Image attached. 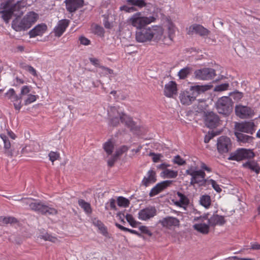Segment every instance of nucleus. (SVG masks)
<instances>
[{"mask_svg": "<svg viewBox=\"0 0 260 260\" xmlns=\"http://www.w3.org/2000/svg\"><path fill=\"white\" fill-rule=\"evenodd\" d=\"M155 18L153 16L144 17L141 12L134 14L129 18L127 22L137 28L136 33V39L138 42H145L153 40L158 42L163 34L162 28L157 26L152 27H145L150 23L154 21Z\"/></svg>", "mask_w": 260, "mask_h": 260, "instance_id": "f257e3e1", "label": "nucleus"}, {"mask_svg": "<svg viewBox=\"0 0 260 260\" xmlns=\"http://www.w3.org/2000/svg\"><path fill=\"white\" fill-rule=\"evenodd\" d=\"M212 87L210 85H194L190 88L191 93L188 91H182L179 94L180 102L184 105H189L196 100L200 94L210 89Z\"/></svg>", "mask_w": 260, "mask_h": 260, "instance_id": "f03ea898", "label": "nucleus"}, {"mask_svg": "<svg viewBox=\"0 0 260 260\" xmlns=\"http://www.w3.org/2000/svg\"><path fill=\"white\" fill-rule=\"evenodd\" d=\"M38 15L34 12H29L22 19L17 17L12 22V27L16 31H25L29 29L37 20Z\"/></svg>", "mask_w": 260, "mask_h": 260, "instance_id": "7ed1b4c3", "label": "nucleus"}, {"mask_svg": "<svg viewBox=\"0 0 260 260\" xmlns=\"http://www.w3.org/2000/svg\"><path fill=\"white\" fill-rule=\"evenodd\" d=\"M234 103L229 96H222L219 98L215 103L217 112L224 116H228L233 110Z\"/></svg>", "mask_w": 260, "mask_h": 260, "instance_id": "20e7f679", "label": "nucleus"}, {"mask_svg": "<svg viewBox=\"0 0 260 260\" xmlns=\"http://www.w3.org/2000/svg\"><path fill=\"white\" fill-rule=\"evenodd\" d=\"M13 0H4L0 5V15L6 23H8L13 16Z\"/></svg>", "mask_w": 260, "mask_h": 260, "instance_id": "39448f33", "label": "nucleus"}, {"mask_svg": "<svg viewBox=\"0 0 260 260\" xmlns=\"http://www.w3.org/2000/svg\"><path fill=\"white\" fill-rule=\"evenodd\" d=\"M32 210L41 213L45 215H54L57 214V210L52 207L45 204L42 202H34V205H31Z\"/></svg>", "mask_w": 260, "mask_h": 260, "instance_id": "423d86ee", "label": "nucleus"}, {"mask_svg": "<svg viewBox=\"0 0 260 260\" xmlns=\"http://www.w3.org/2000/svg\"><path fill=\"white\" fill-rule=\"evenodd\" d=\"M255 126L254 122L251 121L236 122L235 124V132L252 135L255 131Z\"/></svg>", "mask_w": 260, "mask_h": 260, "instance_id": "0eeeda50", "label": "nucleus"}, {"mask_svg": "<svg viewBox=\"0 0 260 260\" xmlns=\"http://www.w3.org/2000/svg\"><path fill=\"white\" fill-rule=\"evenodd\" d=\"M204 119L205 125L210 128H215L219 125V117L213 112H205Z\"/></svg>", "mask_w": 260, "mask_h": 260, "instance_id": "6e6552de", "label": "nucleus"}, {"mask_svg": "<svg viewBox=\"0 0 260 260\" xmlns=\"http://www.w3.org/2000/svg\"><path fill=\"white\" fill-rule=\"evenodd\" d=\"M194 75L196 79L203 80L212 79L216 75L215 70L206 68L196 70Z\"/></svg>", "mask_w": 260, "mask_h": 260, "instance_id": "1a4fd4ad", "label": "nucleus"}, {"mask_svg": "<svg viewBox=\"0 0 260 260\" xmlns=\"http://www.w3.org/2000/svg\"><path fill=\"white\" fill-rule=\"evenodd\" d=\"M231 139L226 136H221L217 139V148L220 153L229 152L231 148Z\"/></svg>", "mask_w": 260, "mask_h": 260, "instance_id": "9d476101", "label": "nucleus"}, {"mask_svg": "<svg viewBox=\"0 0 260 260\" xmlns=\"http://www.w3.org/2000/svg\"><path fill=\"white\" fill-rule=\"evenodd\" d=\"M205 176V173L201 170L194 171V175L191 178L190 184L193 185L194 184H199L200 186H205L207 182Z\"/></svg>", "mask_w": 260, "mask_h": 260, "instance_id": "9b49d317", "label": "nucleus"}, {"mask_svg": "<svg viewBox=\"0 0 260 260\" xmlns=\"http://www.w3.org/2000/svg\"><path fill=\"white\" fill-rule=\"evenodd\" d=\"M156 214L155 207L149 206L141 210L138 213V217L142 220H147L153 217Z\"/></svg>", "mask_w": 260, "mask_h": 260, "instance_id": "f8f14e48", "label": "nucleus"}, {"mask_svg": "<svg viewBox=\"0 0 260 260\" xmlns=\"http://www.w3.org/2000/svg\"><path fill=\"white\" fill-rule=\"evenodd\" d=\"M210 31L204 27L202 25L197 24H193L188 28L187 34L189 35H192L194 34L199 35L202 37L207 36Z\"/></svg>", "mask_w": 260, "mask_h": 260, "instance_id": "ddd939ff", "label": "nucleus"}, {"mask_svg": "<svg viewBox=\"0 0 260 260\" xmlns=\"http://www.w3.org/2000/svg\"><path fill=\"white\" fill-rule=\"evenodd\" d=\"M235 113L238 117L241 118L251 117L253 115V112L250 107L241 105L236 106Z\"/></svg>", "mask_w": 260, "mask_h": 260, "instance_id": "4468645a", "label": "nucleus"}, {"mask_svg": "<svg viewBox=\"0 0 260 260\" xmlns=\"http://www.w3.org/2000/svg\"><path fill=\"white\" fill-rule=\"evenodd\" d=\"M120 121L125 124L133 133H136L139 130V127L136 125L132 118L124 113L120 115Z\"/></svg>", "mask_w": 260, "mask_h": 260, "instance_id": "2eb2a0df", "label": "nucleus"}, {"mask_svg": "<svg viewBox=\"0 0 260 260\" xmlns=\"http://www.w3.org/2000/svg\"><path fill=\"white\" fill-rule=\"evenodd\" d=\"M84 0H65L67 10L70 13L75 12L84 5Z\"/></svg>", "mask_w": 260, "mask_h": 260, "instance_id": "dca6fc26", "label": "nucleus"}, {"mask_svg": "<svg viewBox=\"0 0 260 260\" xmlns=\"http://www.w3.org/2000/svg\"><path fill=\"white\" fill-rule=\"evenodd\" d=\"M172 180H166L163 181L160 183H157L150 190L149 194V196L150 197H153L157 195L167 187L169 186L172 183Z\"/></svg>", "mask_w": 260, "mask_h": 260, "instance_id": "f3484780", "label": "nucleus"}, {"mask_svg": "<svg viewBox=\"0 0 260 260\" xmlns=\"http://www.w3.org/2000/svg\"><path fill=\"white\" fill-rule=\"evenodd\" d=\"M177 92V84L175 81H171L165 86L164 94L168 97L172 98L176 95Z\"/></svg>", "mask_w": 260, "mask_h": 260, "instance_id": "a211bd4d", "label": "nucleus"}, {"mask_svg": "<svg viewBox=\"0 0 260 260\" xmlns=\"http://www.w3.org/2000/svg\"><path fill=\"white\" fill-rule=\"evenodd\" d=\"M69 23L70 20L68 19H65L59 21L57 25L54 29L55 36L57 37H60L66 30Z\"/></svg>", "mask_w": 260, "mask_h": 260, "instance_id": "6ab92c4d", "label": "nucleus"}, {"mask_svg": "<svg viewBox=\"0 0 260 260\" xmlns=\"http://www.w3.org/2000/svg\"><path fill=\"white\" fill-rule=\"evenodd\" d=\"M47 28V25L44 23L38 24L29 31V37L35 38L38 36H41L46 31Z\"/></svg>", "mask_w": 260, "mask_h": 260, "instance_id": "aec40b11", "label": "nucleus"}, {"mask_svg": "<svg viewBox=\"0 0 260 260\" xmlns=\"http://www.w3.org/2000/svg\"><path fill=\"white\" fill-rule=\"evenodd\" d=\"M225 223L224 216L218 214H213L208 219V223L210 226L216 225H222Z\"/></svg>", "mask_w": 260, "mask_h": 260, "instance_id": "412c9836", "label": "nucleus"}, {"mask_svg": "<svg viewBox=\"0 0 260 260\" xmlns=\"http://www.w3.org/2000/svg\"><path fill=\"white\" fill-rule=\"evenodd\" d=\"M159 223H161L164 227L169 228L172 226L178 225L179 221L176 217L168 216L160 220Z\"/></svg>", "mask_w": 260, "mask_h": 260, "instance_id": "4be33fe9", "label": "nucleus"}, {"mask_svg": "<svg viewBox=\"0 0 260 260\" xmlns=\"http://www.w3.org/2000/svg\"><path fill=\"white\" fill-rule=\"evenodd\" d=\"M156 181V176L155 172L150 170L147 174V176H145L142 181V184L147 187L150 184L155 183Z\"/></svg>", "mask_w": 260, "mask_h": 260, "instance_id": "5701e85b", "label": "nucleus"}, {"mask_svg": "<svg viewBox=\"0 0 260 260\" xmlns=\"http://www.w3.org/2000/svg\"><path fill=\"white\" fill-rule=\"evenodd\" d=\"M235 136L237 138V141L240 144L250 143L252 142L253 137L242 133L234 132Z\"/></svg>", "mask_w": 260, "mask_h": 260, "instance_id": "b1692460", "label": "nucleus"}, {"mask_svg": "<svg viewBox=\"0 0 260 260\" xmlns=\"http://www.w3.org/2000/svg\"><path fill=\"white\" fill-rule=\"evenodd\" d=\"M210 226L209 223L206 224L202 222L194 224L193 225L195 230L204 235H207L209 233Z\"/></svg>", "mask_w": 260, "mask_h": 260, "instance_id": "393cba45", "label": "nucleus"}, {"mask_svg": "<svg viewBox=\"0 0 260 260\" xmlns=\"http://www.w3.org/2000/svg\"><path fill=\"white\" fill-rule=\"evenodd\" d=\"M179 200L175 203V205L179 207H184L187 206L189 203L188 198L181 192L178 191L177 192Z\"/></svg>", "mask_w": 260, "mask_h": 260, "instance_id": "a878e982", "label": "nucleus"}, {"mask_svg": "<svg viewBox=\"0 0 260 260\" xmlns=\"http://www.w3.org/2000/svg\"><path fill=\"white\" fill-rule=\"evenodd\" d=\"M243 167L245 168L250 169L255 172L256 174H259L260 171V167L257 162L254 161H248L243 164Z\"/></svg>", "mask_w": 260, "mask_h": 260, "instance_id": "bb28decb", "label": "nucleus"}, {"mask_svg": "<svg viewBox=\"0 0 260 260\" xmlns=\"http://www.w3.org/2000/svg\"><path fill=\"white\" fill-rule=\"evenodd\" d=\"M192 68L189 66H186V67L181 69L178 73V76L180 79H185L192 72Z\"/></svg>", "mask_w": 260, "mask_h": 260, "instance_id": "cd10ccee", "label": "nucleus"}, {"mask_svg": "<svg viewBox=\"0 0 260 260\" xmlns=\"http://www.w3.org/2000/svg\"><path fill=\"white\" fill-rule=\"evenodd\" d=\"M243 153L242 152L241 148L237 149L234 152L231 153L229 157V160L240 161L244 159Z\"/></svg>", "mask_w": 260, "mask_h": 260, "instance_id": "c85d7f7f", "label": "nucleus"}, {"mask_svg": "<svg viewBox=\"0 0 260 260\" xmlns=\"http://www.w3.org/2000/svg\"><path fill=\"white\" fill-rule=\"evenodd\" d=\"M2 138L4 143L5 153L8 156H12L13 153L11 148V145L10 141L5 136L2 137Z\"/></svg>", "mask_w": 260, "mask_h": 260, "instance_id": "c756f323", "label": "nucleus"}, {"mask_svg": "<svg viewBox=\"0 0 260 260\" xmlns=\"http://www.w3.org/2000/svg\"><path fill=\"white\" fill-rule=\"evenodd\" d=\"M24 8V6H22L21 2L18 1L16 4L13 5V15L17 17H20L23 14V12L21 11L22 9Z\"/></svg>", "mask_w": 260, "mask_h": 260, "instance_id": "7c9ffc66", "label": "nucleus"}, {"mask_svg": "<svg viewBox=\"0 0 260 260\" xmlns=\"http://www.w3.org/2000/svg\"><path fill=\"white\" fill-rule=\"evenodd\" d=\"M21 99V96L16 93L11 99V101L13 103L15 109L18 111H19L22 107Z\"/></svg>", "mask_w": 260, "mask_h": 260, "instance_id": "2f4dec72", "label": "nucleus"}, {"mask_svg": "<svg viewBox=\"0 0 260 260\" xmlns=\"http://www.w3.org/2000/svg\"><path fill=\"white\" fill-rule=\"evenodd\" d=\"M161 175L164 178H175L178 175V172L167 169L161 172Z\"/></svg>", "mask_w": 260, "mask_h": 260, "instance_id": "473e14b6", "label": "nucleus"}, {"mask_svg": "<svg viewBox=\"0 0 260 260\" xmlns=\"http://www.w3.org/2000/svg\"><path fill=\"white\" fill-rule=\"evenodd\" d=\"M92 223L95 226L98 228L104 235H106L108 233L107 228L101 221L94 218L92 221Z\"/></svg>", "mask_w": 260, "mask_h": 260, "instance_id": "72a5a7b5", "label": "nucleus"}, {"mask_svg": "<svg viewBox=\"0 0 260 260\" xmlns=\"http://www.w3.org/2000/svg\"><path fill=\"white\" fill-rule=\"evenodd\" d=\"M128 4L137 6L140 8H143L146 6V3L145 0H126Z\"/></svg>", "mask_w": 260, "mask_h": 260, "instance_id": "f704fd0d", "label": "nucleus"}, {"mask_svg": "<svg viewBox=\"0 0 260 260\" xmlns=\"http://www.w3.org/2000/svg\"><path fill=\"white\" fill-rule=\"evenodd\" d=\"M78 204L87 213H90L91 212L92 210L89 203L85 202L84 200L80 199L78 200Z\"/></svg>", "mask_w": 260, "mask_h": 260, "instance_id": "c9c22d12", "label": "nucleus"}, {"mask_svg": "<svg viewBox=\"0 0 260 260\" xmlns=\"http://www.w3.org/2000/svg\"><path fill=\"white\" fill-rule=\"evenodd\" d=\"M200 204L206 208H208L211 204L210 197L208 195H203L200 198Z\"/></svg>", "mask_w": 260, "mask_h": 260, "instance_id": "e433bc0d", "label": "nucleus"}, {"mask_svg": "<svg viewBox=\"0 0 260 260\" xmlns=\"http://www.w3.org/2000/svg\"><path fill=\"white\" fill-rule=\"evenodd\" d=\"M39 237L45 241H49L53 243H55L58 241L57 238L52 236L48 233H42L39 235Z\"/></svg>", "mask_w": 260, "mask_h": 260, "instance_id": "4c0bfd02", "label": "nucleus"}, {"mask_svg": "<svg viewBox=\"0 0 260 260\" xmlns=\"http://www.w3.org/2000/svg\"><path fill=\"white\" fill-rule=\"evenodd\" d=\"M104 149L107 154L109 155L112 154L114 150V144L111 140H109L104 145Z\"/></svg>", "mask_w": 260, "mask_h": 260, "instance_id": "58836bf2", "label": "nucleus"}, {"mask_svg": "<svg viewBox=\"0 0 260 260\" xmlns=\"http://www.w3.org/2000/svg\"><path fill=\"white\" fill-rule=\"evenodd\" d=\"M117 204L120 207H128L130 202L129 201L123 197H118L117 198Z\"/></svg>", "mask_w": 260, "mask_h": 260, "instance_id": "ea45409f", "label": "nucleus"}, {"mask_svg": "<svg viewBox=\"0 0 260 260\" xmlns=\"http://www.w3.org/2000/svg\"><path fill=\"white\" fill-rule=\"evenodd\" d=\"M242 152L243 153L244 159H250L255 156L253 151L251 149H247L245 148H241Z\"/></svg>", "mask_w": 260, "mask_h": 260, "instance_id": "a19ab883", "label": "nucleus"}, {"mask_svg": "<svg viewBox=\"0 0 260 260\" xmlns=\"http://www.w3.org/2000/svg\"><path fill=\"white\" fill-rule=\"evenodd\" d=\"M109 124L110 126H117L119 123V121L120 120V117L118 116H109Z\"/></svg>", "mask_w": 260, "mask_h": 260, "instance_id": "79ce46f5", "label": "nucleus"}, {"mask_svg": "<svg viewBox=\"0 0 260 260\" xmlns=\"http://www.w3.org/2000/svg\"><path fill=\"white\" fill-rule=\"evenodd\" d=\"M168 37L170 41H172L175 32V26L172 23H169L168 25Z\"/></svg>", "mask_w": 260, "mask_h": 260, "instance_id": "37998d69", "label": "nucleus"}, {"mask_svg": "<svg viewBox=\"0 0 260 260\" xmlns=\"http://www.w3.org/2000/svg\"><path fill=\"white\" fill-rule=\"evenodd\" d=\"M15 200L21 201L23 205L29 206L30 209L32 210L31 205L34 204V202H32V201H34V199L32 198H21V199H17Z\"/></svg>", "mask_w": 260, "mask_h": 260, "instance_id": "c03bdc74", "label": "nucleus"}, {"mask_svg": "<svg viewBox=\"0 0 260 260\" xmlns=\"http://www.w3.org/2000/svg\"><path fill=\"white\" fill-rule=\"evenodd\" d=\"M0 222H2L3 224L12 223L16 222L17 219L15 218L12 217H0Z\"/></svg>", "mask_w": 260, "mask_h": 260, "instance_id": "a18cd8bd", "label": "nucleus"}, {"mask_svg": "<svg viewBox=\"0 0 260 260\" xmlns=\"http://www.w3.org/2000/svg\"><path fill=\"white\" fill-rule=\"evenodd\" d=\"M125 218L127 221L129 223V224L133 228H135L137 226L138 222H137L133 216L129 214H126L125 215Z\"/></svg>", "mask_w": 260, "mask_h": 260, "instance_id": "49530a36", "label": "nucleus"}, {"mask_svg": "<svg viewBox=\"0 0 260 260\" xmlns=\"http://www.w3.org/2000/svg\"><path fill=\"white\" fill-rule=\"evenodd\" d=\"M38 95L29 94L24 101V105H28L36 101Z\"/></svg>", "mask_w": 260, "mask_h": 260, "instance_id": "de8ad7c7", "label": "nucleus"}, {"mask_svg": "<svg viewBox=\"0 0 260 260\" xmlns=\"http://www.w3.org/2000/svg\"><path fill=\"white\" fill-rule=\"evenodd\" d=\"M122 113H120L116 107H110V110H108V115L109 116H118L120 117V115L122 114Z\"/></svg>", "mask_w": 260, "mask_h": 260, "instance_id": "09e8293b", "label": "nucleus"}, {"mask_svg": "<svg viewBox=\"0 0 260 260\" xmlns=\"http://www.w3.org/2000/svg\"><path fill=\"white\" fill-rule=\"evenodd\" d=\"M128 150V147L125 145H123L120 147L119 149H117L115 155L118 158L124 152Z\"/></svg>", "mask_w": 260, "mask_h": 260, "instance_id": "8fccbe9b", "label": "nucleus"}, {"mask_svg": "<svg viewBox=\"0 0 260 260\" xmlns=\"http://www.w3.org/2000/svg\"><path fill=\"white\" fill-rule=\"evenodd\" d=\"M229 86V83H223L216 86L214 90L215 91H222L226 90Z\"/></svg>", "mask_w": 260, "mask_h": 260, "instance_id": "3c124183", "label": "nucleus"}, {"mask_svg": "<svg viewBox=\"0 0 260 260\" xmlns=\"http://www.w3.org/2000/svg\"><path fill=\"white\" fill-rule=\"evenodd\" d=\"M173 162L174 164H177L179 166H182L185 164V161L179 155H177L174 157Z\"/></svg>", "mask_w": 260, "mask_h": 260, "instance_id": "603ef678", "label": "nucleus"}, {"mask_svg": "<svg viewBox=\"0 0 260 260\" xmlns=\"http://www.w3.org/2000/svg\"><path fill=\"white\" fill-rule=\"evenodd\" d=\"M120 10L130 13L137 11V9L134 7H128L127 6L124 5L120 7Z\"/></svg>", "mask_w": 260, "mask_h": 260, "instance_id": "864d4df0", "label": "nucleus"}, {"mask_svg": "<svg viewBox=\"0 0 260 260\" xmlns=\"http://www.w3.org/2000/svg\"><path fill=\"white\" fill-rule=\"evenodd\" d=\"M30 87L27 85H24L22 87L20 94V95L21 96L22 98L24 95H26L30 92Z\"/></svg>", "mask_w": 260, "mask_h": 260, "instance_id": "5fc2aeb1", "label": "nucleus"}, {"mask_svg": "<svg viewBox=\"0 0 260 260\" xmlns=\"http://www.w3.org/2000/svg\"><path fill=\"white\" fill-rule=\"evenodd\" d=\"M49 159L52 162L58 159L59 154L57 152L51 151L49 154Z\"/></svg>", "mask_w": 260, "mask_h": 260, "instance_id": "6e6d98bb", "label": "nucleus"}, {"mask_svg": "<svg viewBox=\"0 0 260 260\" xmlns=\"http://www.w3.org/2000/svg\"><path fill=\"white\" fill-rule=\"evenodd\" d=\"M209 182L211 183L212 187L214 188L215 190H216L217 192H220L221 191V189L219 187V185L216 182V181L213 179H210Z\"/></svg>", "mask_w": 260, "mask_h": 260, "instance_id": "4d7b16f0", "label": "nucleus"}, {"mask_svg": "<svg viewBox=\"0 0 260 260\" xmlns=\"http://www.w3.org/2000/svg\"><path fill=\"white\" fill-rule=\"evenodd\" d=\"M139 230L142 233L148 235L149 236H151L152 235V234L151 232V231L148 229V227L146 226L142 225L140 226Z\"/></svg>", "mask_w": 260, "mask_h": 260, "instance_id": "13d9d810", "label": "nucleus"}, {"mask_svg": "<svg viewBox=\"0 0 260 260\" xmlns=\"http://www.w3.org/2000/svg\"><path fill=\"white\" fill-rule=\"evenodd\" d=\"M149 155L153 156L152 160L154 162H158L160 158L162 156L161 154H155L153 152H150L149 153Z\"/></svg>", "mask_w": 260, "mask_h": 260, "instance_id": "bf43d9fd", "label": "nucleus"}, {"mask_svg": "<svg viewBox=\"0 0 260 260\" xmlns=\"http://www.w3.org/2000/svg\"><path fill=\"white\" fill-rule=\"evenodd\" d=\"M215 135L216 134L213 132H211V133L209 132L208 134L205 136L204 142L205 143H208Z\"/></svg>", "mask_w": 260, "mask_h": 260, "instance_id": "052dcab7", "label": "nucleus"}, {"mask_svg": "<svg viewBox=\"0 0 260 260\" xmlns=\"http://www.w3.org/2000/svg\"><path fill=\"white\" fill-rule=\"evenodd\" d=\"M209 214H204V215L200 216V217H195L194 219V220L195 221H200L201 222L204 221V220L207 219L208 220V219L210 218L209 217Z\"/></svg>", "mask_w": 260, "mask_h": 260, "instance_id": "680f3d73", "label": "nucleus"}, {"mask_svg": "<svg viewBox=\"0 0 260 260\" xmlns=\"http://www.w3.org/2000/svg\"><path fill=\"white\" fill-rule=\"evenodd\" d=\"M118 157L116 156L115 155L112 156L111 158L108 160V165L110 167H112L114 166L115 162L118 159Z\"/></svg>", "mask_w": 260, "mask_h": 260, "instance_id": "e2e57ef3", "label": "nucleus"}, {"mask_svg": "<svg viewBox=\"0 0 260 260\" xmlns=\"http://www.w3.org/2000/svg\"><path fill=\"white\" fill-rule=\"evenodd\" d=\"M95 34L99 36H103L104 34V30L102 27L100 26H96L94 30Z\"/></svg>", "mask_w": 260, "mask_h": 260, "instance_id": "0e129e2a", "label": "nucleus"}, {"mask_svg": "<svg viewBox=\"0 0 260 260\" xmlns=\"http://www.w3.org/2000/svg\"><path fill=\"white\" fill-rule=\"evenodd\" d=\"M79 41L80 44L84 45H88L90 43L89 40L83 36H81L79 38Z\"/></svg>", "mask_w": 260, "mask_h": 260, "instance_id": "69168bd1", "label": "nucleus"}, {"mask_svg": "<svg viewBox=\"0 0 260 260\" xmlns=\"http://www.w3.org/2000/svg\"><path fill=\"white\" fill-rule=\"evenodd\" d=\"M90 62L94 66L96 67H99L100 68V67L102 66L100 64V61L98 59L96 58H89Z\"/></svg>", "mask_w": 260, "mask_h": 260, "instance_id": "338daca9", "label": "nucleus"}, {"mask_svg": "<svg viewBox=\"0 0 260 260\" xmlns=\"http://www.w3.org/2000/svg\"><path fill=\"white\" fill-rule=\"evenodd\" d=\"M15 91L14 89H10L7 92L5 93V95L11 100L12 97L15 95Z\"/></svg>", "mask_w": 260, "mask_h": 260, "instance_id": "774afa93", "label": "nucleus"}]
</instances>
